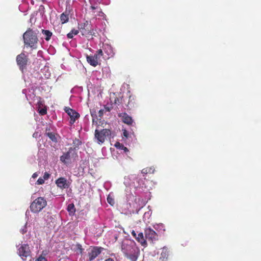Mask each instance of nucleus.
<instances>
[{
    "label": "nucleus",
    "mask_w": 261,
    "mask_h": 261,
    "mask_svg": "<svg viewBox=\"0 0 261 261\" xmlns=\"http://www.w3.org/2000/svg\"><path fill=\"white\" fill-rule=\"evenodd\" d=\"M152 214V212L150 209L148 212H146L143 216L144 221H146L147 219H149Z\"/></svg>",
    "instance_id": "nucleus-26"
},
{
    "label": "nucleus",
    "mask_w": 261,
    "mask_h": 261,
    "mask_svg": "<svg viewBox=\"0 0 261 261\" xmlns=\"http://www.w3.org/2000/svg\"><path fill=\"white\" fill-rule=\"evenodd\" d=\"M98 55H100L101 56L102 55V51L101 49H99L98 50Z\"/></svg>",
    "instance_id": "nucleus-44"
},
{
    "label": "nucleus",
    "mask_w": 261,
    "mask_h": 261,
    "mask_svg": "<svg viewBox=\"0 0 261 261\" xmlns=\"http://www.w3.org/2000/svg\"><path fill=\"white\" fill-rule=\"evenodd\" d=\"M122 130H123V136L124 137L127 138L128 137V135H129L128 132L125 129H122Z\"/></svg>",
    "instance_id": "nucleus-34"
},
{
    "label": "nucleus",
    "mask_w": 261,
    "mask_h": 261,
    "mask_svg": "<svg viewBox=\"0 0 261 261\" xmlns=\"http://www.w3.org/2000/svg\"><path fill=\"white\" fill-rule=\"evenodd\" d=\"M38 176V173L37 172H35L33 174L32 177L33 178H36Z\"/></svg>",
    "instance_id": "nucleus-42"
},
{
    "label": "nucleus",
    "mask_w": 261,
    "mask_h": 261,
    "mask_svg": "<svg viewBox=\"0 0 261 261\" xmlns=\"http://www.w3.org/2000/svg\"><path fill=\"white\" fill-rule=\"evenodd\" d=\"M145 237L148 240L151 241L152 243L154 241L158 239L157 233L151 228H147L145 230Z\"/></svg>",
    "instance_id": "nucleus-8"
},
{
    "label": "nucleus",
    "mask_w": 261,
    "mask_h": 261,
    "mask_svg": "<svg viewBox=\"0 0 261 261\" xmlns=\"http://www.w3.org/2000/svg\"><path fill=\"white\" fill-rule=\"evenodd\" d=\"M128 195V197H127V198H128V197L129 198H130L132 196V195L131 194H127Z\"/></svg>",
    "instance_id": "nucleus-48"
},
{
    "label": "nucleus",
    "mask_w": 261,
    "mask_h": 261,
    "mask_svg": "<svg viewBox=\"0 0 261 261\" xmlns=\"http://www.w3.org/2000/svg\"><path fill=\"white\" fill-rule=\"evenodd\" d=\"M76 148L70 147L67 151L70 156V158L75 159L77 156V150Z\"/></svg>",
    "instance_id": "nucleus-16"
},
{
    "label": "nucleus",
    "mask_w": 261,
    "mask_h": 261,
    "mask_svg": "<svg viewBox=\"0 0 261 261\" xmlns=\"http://www.w3.org/2000/svg\"><path fill=\"white\" fill-rule=\"evenodd\" d=\"M81 33H82V35L83 36H86L88 37V31H87V29L86 28L83 29L81 31Z\"/></svg>",
    "instance_id": "nucleus-31"
},
{
    "label": "nucleus",
    "mask_w": 261,
    "mask_h": 261,
    "mask_svg": "<svg viewBox=\"0 0 261 261\" xmlns=\"http://www.w3.org/2000/svg\"><path fill=\"white\" fill-rule=\"evenodd\" d=\"M105 261H114L113 258H109L108 259H106Z\"/></svg>",
    "instance_id": "nucleus-45"
},
{
    "label": "nucleus",
    "mask_w": 261,
    "mask_h": 261,
    "mask_svg": "<svg viewBox=\"0 0 261 261\" xmlns=\"http://www.w3.org/2000/svg\"><path fill=\"white\" fill-rule=\"evenodd\" d=\"M67 210L69 213L70 216H73L74 215L76 210L75 206L73 203H70L68 205Z\"/></svg>",
    "instance_id": "nucleus-14"
},
{
    "label": "nucleus",
    "mask_w": 261,
    "mask_h": 261,
    "mask_svg": "<svg viewBox=\"0 0 261 261\" xmlns=\"http://www.w3.org/2000/svg\"><path fill=\"white\" fill-rule=\"evenodd\" d=\"M60 19L62 23H65L68 22L69 20L68 15L65 14L64 13L61 14L60 16Z\"/></svg>",
    "instance_id": "nucleus-23"
},
{
    "label": "nucleus",
    "mask_w": 261,
    "mask_h": 261,
    "mask_svg": "<svg viewBox=\"0 0 261 261\" xmlns=\"http://www.w3.org/2000/svg\"><path fill=\"white\" fill-rule=\"evenodd\" d=\"M79 33V30L72 29L70 32L67 34V37L69 39H72L73 37V35H75Z\"/></svg>",
    "instance_id": "nucleus-25"
},
{
    "label": "nucleus",
    "mask_w": 261,
    "mask_h": 261,
    "mask_svg": "<svg viewBox=\"0 0 261 261\" xmlns=\"http://www.w3.org/2000/svg\"><path fill=\"white\" fill-rule=\"evenodd\" d=\"M115 146L118 149L123 150L125 152L128 151V149L127 147H125L122 144L118 142L115 143Z\"/></svg>",
    "instance_id": "nucleus-19"
},
{
    "label": "nucleus",
    "mask_w": 261,
    "mask_h": 261,
    "mask_svg": "<svg viewBox=\"0 0 261 261\" xmlns=\"http://www.w3.org/2000/svg\"><path fill=\"white\" fill-rule=\"evenodd\" d=\"M93 57H96V60H97V58H98V55H95L94 56H93Z\"/></svg>",
    "instance_id": "nucleus-49"
},
{
    "label": "nucleus",
    "mask_w": 261,
    "mask_h": 261,
    "mask_svg": "<svg viewBox=\"0 0 261 261\" xmlns=\"http://www.w3.org/2000/svg\"><path fill=\"white\" fill-rule=\"evenodd\" d=\"M45 135L54 142H57V138L53 133H46Z\"/></svg>",
    "instance_id": "nucleus-20"
},
{
    "label": "nucleus",
    "mask_w": 261,
    "mask_h": 261,
    "mask_svg": "<svg viewBox=\"0 0 261 261\" xmlns=\"http://www.w3.org/2000/svg\"><path fill=\"white\" fill-rule=\"evenodd\" d=\"M47 204L46 200L42 197L36 198L31 204L30 210L34 213H37L40 212Z\"/></svg>",
    "instance_id": "nucleus-2"
},
{
    "label": "nucleus",
    "mask_w": 261,
    "mask_h": 261,
    "mask_svg": "<svg viewBox=\"0 0 261 261\" xmlns=\"http://www.w3.org/2000/svg\"><path fill=\"white\" fill-rule=\"evenodd\" d=\"M119 117L121 118L122 121L124 123L131 125L133 122L132 118L126 113H120L118 114Z\"/></svg>",
    "instance_id": "nucleus-11"
},
{
    "label": "nucleus",
    "mask_w": 261,
    "mask_h": 261,
    "mask_svg": "<svg viewBox=\"0 0 261 261\" xmlns=\"http://www.w3.org/2000/svg\"><path fill=\"white\" fill-rule=\"evenodd\" d=\"M126 192H130V190H129L128 189H127V190H126Z\"/></svg>",
    "instance_id": "nucleus-52"
},
{
    "label": "nucleus",
    "mask_w": 261,
    "mask_h": 261,
    "mask_svg": "<svg viewBox=\"0 0 261 261\" xmlns=\"http://www.w3.org/2000/svg\"><path fill=\"white\" fill-rule=\"evenodd\" d=\"M148 172L146 169H143L141 171L142 173L144 174H146Z\"/></svg>",
    "instance_id": "nucleus-41"
},
{
    "label": "nucleus",
    "mask_w": 261,
    "mask_h": 261,
    "mask_svg": "<svg viewBox=\"0 0 261 261\" xmlns=\"http://www.w3.org/2000/svg\"><path fill=\"white\" fill-rule=\"evenodd\" d=\"M17 253L23 260H25L26 257L31 256V254L29 245L25 244L18 249Z\"/></svg>",
    "instance_id": "nucleus-6"
},
{
    "label": "nucleus",
    "mask_w": 261,
    "mask_h": 261,
    "mask_svg": "<svg viewBox=\"0 0 261 261\" xmlns=\"http://www.w3.org/2000/svg\"><path fill=\"white\" fill-rule=\"evenodd\" d=\"M76 249L77 250H80V253H82V250H83V249H82V245H81V244H77L76 245Z\"/></svg>",
    "instance_id": "nucleus-33"
},
{
    "label": "nucleus",
    "mask_w": 261,
    "mask_h": 261,
    "mask_svg": "<svg viewBox=\"0 0 261 261\" xmlns=\"http://www.w3.org/2000/svg\"><path fill=\"white\" fill-rule=\"evenodd\" d=\"M44 183V179L40 177L37 181V184L38 185H42Z\"/></svg>",
    "instance_id": "nucleus-32"
},
{
    "label": "nucleus",
    "mask_w": 261,
    "mask_h": 261,
    "mask_svg": "<svg viewBox=\"0 0 261 261\" xmlns=\"http://www.w3.org/2000/svg\"><path fill=\"white\" fill-rule=\"evenodd\" d=\"M126 106L128 109H131L132 108L134 107L135 102L134 97H132V96H129V101Z\"/></svg>",
    "instance_id": "nucleus-22"
},
{
    "label": "nucleus",
    "mask_w": 261,
    "mask_h": 261,
    "mask_svg": "<svg viewBox=\"0 0 261 261\" xmlns=\"http://www.w3.org/2000/svg\"><path fill=\"white\" fill-rule=\"evenodd\" d=\"M139 252H134L125 255V257L130 259V261H137Z\"/></svg>",
    "instance_id": "nucleus-15"
},
{
    "label": "nucleus",
    "mask_w": 261,
    "mask_h": 261,
    "mask_svg": "<svg viewBox=\"0 0 261 261\" xmlns=\"http://www.w3.org/2000/svg\"><path fill=\"white\" fill-rule=\"evenodd\" d=\"M87 61L90 65L94 67L98 65V61L96 60V57H93V56H87Z\"/></svg>",
    "instance_id": "nucleus-12"
},
{
    "label": "nucleus",
    "mask_w": 261,
    "mask_h": 261,
    "mask_svg": "<svg viewBox=\"0 0 261 261\" xmlns=\"http://www.w3.org/2000/svg\"><path fill=\"white\" fill-rule=\"evenodd\" d=\"M85 27L83 26V23L82 24H79L78 29L81 31L83 29H85Z\"/></svg>",
    "instance_id": "nucleus-39"
},
{
    "label": "nucleus",
    "mask_w": 261,
    "mask_h": 261,
    "mask_svg": "<svg viewBox=\"0 0 261 261\" xmlns=\"http://www.w3.org/2000/svg\"><path fill=\"white\" fill-rule=\"evenodd\" d=\"M27 223H26L24 225V226L23 227V228H22L20 230V232L22 233V234H24L25 233H26L27 232Z\"/></svg>",
    "instance_id": "nucleus-30"
},
{
    "label": "nucleus",
    "mask_w": 261,
    "mask_h": 261,
    "mask_svg": "<svg viewBox=\"0 0 261 261\" xmlns=\"http://www.w3.org/2000/svg\"><path fill=\"white\" fill-rule=\"evenodd\" d=\"M107 201L111 205H113L115 203L114 199L110 195L107 197Z\"/></svg>",
    "instance_id": "nucleus-28"
},
{
    "label": "nucleus",
    "mask_w": 261,
    "mask_h": 261,
    "mask_svg": "<svg viewBox=\"0 0 261 261\" xmlns=\"http://www.w3.org/2000/svg\"><path fill=\"white\" fill-rule=\"evenodd\" d=\"M138 182L139 183V185L140 186L143 187V186L144 185V179H138Z\"/></svg>",
    "instance_id": "nucleus-36"
},
{
    "label": "nucleus",
    "mask_w": 261,
    "mask_h": 261,
    "mask_svg": "<svg viewBox=\"0 0 261 261\" xmlns=\"http://www.w3.org/2000/svg\"><path fill=\"white\" fill-rule=\"evenodd\" d=\"M106 109L107 111H110V109L109 108H106Z\"/></svg>",
    "instance_id": "nucleus-51"
},
{
    "label": "nucleus",
    "mask_w": 261,
    "mask_h": 261,
    "mask_svg": "<svg viewBox=\"0 0 261 261\" xmlns=\"http://www.w3.org/2000/svg\"><path fill=\"white\" fill-rule=\"evenodd\" d=\"M103 249L102 247H94L88 252L89 259L90 261L95 259L101 252Z\"/></svg>",
    "instance_id": "nucleus-10"
},
{
    "label": "nucleus",
    "mask_w": 261,
    "mask_h": 261,
    "mask_svg": "<svg viewBox=\"0 0 261 261\" xmlns=\"http://www.w3.org/2000/svg\"><path fill=\"white\" fill-rule=\"evenodd\" d=\"M70 159V156L68 153V152L64 153L62 156L60 157V161L63 163H66V160H69Z\"/></svg>",
    "instance_id": "nucleus-21"
},
{
    "label": "nucleus",
    "mask_w": 261,
    "mask_h": 261,
    "mask_svg": "<svg viewBox=\"0 0 261 261\" xmlns=\"http://www.w3.org/2000/svg\"><path fill=\"white\" fill-rule=\"evenodd\" d=\"M50 176V174L49 173H48L47 172H45L44 174V176H43V179L45 180V179H47Z\"/></svg>",
    "instance_id": "nucleus-38"
},
{
    "label": "nucleus",
    "mask_w": 261,
    "mask_h": 261,
    "mask_svg": "<svg viewBox=\"0 0 261 261\" xmlns=\"http://www.w3.org/2000/svg\"><path fill=\"white\" fill-rule=\"evenodd\" d=\"M57 187L61 189H67L70 186V183L64 177H60L58 178L56 181Z\"/></svg>",
    "instance_id": "nucleus-9"
},
{
    "label": "nucleus",
    "mask_w": 261,
    "mask_h": 261,
    "mask_svg": "<svg viewBox=\"0 0 261 261\" xmlns=\"http://www.w3.org/2000/svg\"><path fill=\"white\" fill-rule=\"evenodd\" d=\"M72 144L74 146L73 148L79 149L80 146L82 145V142L79 139L75 138L73 140Z\"/></svg>",
    "instance_id": "nucleus-24"
},
{
    "label": "nucleus",
    "mask_w": 261,
    "mask_h": 261,
    "mask_svg": "<svg viewBox=\"0 0 261 261\" xmlns=\"http://www.w3.org/2000/svg\"><path fill=\"white\" fill-rule=\"evenodd\" d=\"M95 33L93 29L90 30V31H89V32H88V35L95 36Z\"/></svg>",
    "instance_id": "nucleus-37"
},
{
    "label": "nucleus",
    "mask_w": 261,
    "mask_h": 261,
    "mask_svg": "<svg viewBox=\"0 0 261 261\" xmlns=\"http://www.w3.org/2000/svg\"><path fill=\"white\" fill-rule=\"evenodd\" d=\"M36 31L29 28L23 35V39L25 45L30 46L33 49L37 48L38 39Z\"/></svg>",
    "instance_id": "nucleus-1"
},
{
    "label": "nucleus",
    "mask_w": 261,
    "mask_h": 261,
    "mask_svg": "<svg viewBox=\"0 0 261 261\" xmlns=\"http://www.w3.org/2000/svg\"><path fill=\"white\" fill-rule=\"evenodd\" d=\"M132 234L133 235V237H134L135 238H136L137 234H136V232L135 231V230H132Z\"/></svg>",
    "instance_id": "nucleus-43"
},
{
    "label": "nucleus",
    "mask_w": 261,
    "mask_h": 261,
    "mask_svg": "<svg viewBox=\"0 0 261 261\" xmlns=\"http://www.w3.org/2000/svg\"><path fill=\"white\" fill-rule=\"evenodd\" d=\"M28 213H29V212L28 211H27L25 213V215L27 216L28 215Z\"/></svg>",
    "instance_id": "nucleus-50"
},
{
    "label": "nucleus",
    "mask_w": 261,
    "mask_h": 261,
    "mask_svg": "<svg viewBox=\"0 0 261 261\" xmlns=\"http://www.w3.org/2000/svg\"><path fill=\"white\" fill-rule=\"evenodd\" d=\"M46 109L45 108H40L38 110L39 113L41 115H44L46 113Z\"/></svg>",
    "instance_id": "nucleus-29"
},
{
    "label": "nucleus",
    "mask_w": 261,
    "mask_h": 261,
    "mask_svg": "<svg viewBox=\"0 0 261 261\" xmlns=\"http://www.w3.org/2000/svg\"><path fill=\"white\" fill-rule=\"evenodd\" d=\"M160 259H167L168 256V251L167 247H164L162 248V251L161 254Z\"/></svg>",
    "instance_id": "nucleus-18"
},
{
    "label": "nucleus",
    "mask_w": 261,
    "mask_h": 261,
    "mask_svg": "<svg viewBox=\"0 0 261 261\" xmlns=\"http://www.w3.org/2000/svg\"><path fill=\"white\" fill-rule=\"evenodd\" d=\"M32 17H31V18H30V21L31 22L32 21Z\"/></svg>",
    "instance_id": "nucleus-54"
},
{
    "label": "nucleus",
    "mask_w": 261,
    "mask_h": 261,
    "mask_svg": "<svg viewBox=\"0 0 261 261\" xmlns=\"http://www.w3.org/2000/svg\"><path fill=\"white\" fill-rule=\"evenodd\" d=\"M136 239L139 242H140L142 246H146L147 245L146 241L144 239V236L142 232H140L138 233Z\"/></svg>",
    "instance_id": "nucleus-13"
},
{
    "label": "nucleus",
    "mask_w": 261,
    "mask_h": 261,
    "mask_svg": "<svg viewBox=\"0 0 261 261\" xmlns=\"http://www.w3.org/2000/svg\"><path fill=\"white\" fill-rule=\"evenodd\" d=\"M111 135V132L109 129H102L100 130L96 129L94 133L95 139L97 140V142L99 144H102L107 137H109Z\"/></svg>",
    "instance_id": "nucleus-3"
},
{
    "label": "nucleus",
    "mask_w": 261,
    "mask_h": 261,
    "mask_svg": "<svg viewBox=\"0 0 261 261\" xmlns=\"http://www.w3.org/2000/svg\"><path fill=\"white\" fill-rule=\"evenodd\" d=\"M42 33L45 35V39L46 41H49L53 35L50 31L47 30H42Z\"/></svg>",
    "instance_id": "nucleus-17"
},
{
    "label": "nucleus",
    "mask_w": 261,
    "mask_h": 261,
    "mask_svg": "<svg viewBox=\"0 0 261 261\" xmlns=\"http://www.w3.org/2000/svg\"><path fill=\"white\" fill-rule=\"evenodd\" d=\"M64 110L70 117V123L71 124L74 123L76 119L80 117V114L75 110H73L70 108L65 107Z\"/></svg>",
    "instance_id": "nucleus-7"
},
{
    "label": "nucleus",
    "mask_w": 261,
    "mask_h": 261,
    "mask_svg": "<svg viewBox=\"0 0 261 261\" xmlns=\"http://www.w3.org/2000/svg\"><path fill=\"white\" fill-rule=\"evenodd\" d=\"M103 114V110H100L98 112V116L101 117Z\"/></svg>",
    "instance_id": "nucleus-40"
},
{
    "label": "nucleus",
    "mask_w": 261,
    "mask_h": 261,
    "mask_svg": "<svg viewBox=\"0 0 261 261\" xmlns=\"http://www.w3.org/2000/svg\"><path fill=\"white\" fill-rule=\"evenodd\" d=\"M37 135V133H35L33 134V137H36Z\"/></svg>",
    "instance_id": "nucleus-47"
},
{
    "label": "nucleus",
    "mask_w": 261,
    "mask_h": 261,
    "mask_svg": "<svg viewBox=\"0 0 261 261\" xmlns=\"http://www.w3.org/2000/svg\"><path fill=\"white\" fill-rule=\"evenodd\" d=\"M29 59L24 53H21L16 57V62L20 70L23 72L25 69L28 62Z\"/></svg>",
    "instance_id": "nucleus-5"
},
{
    "label": "nucleus",
    "mask_w": 261,
    "mask_h": 261,
    "mask_svg": "<svg viewBox=\"0 0 261 261\" xmlns=\"http://www.w3.org/2000/svg\"><path fill=\"white\" fill-rule=\"evenodd\" d=\"M91 9L92 10H95V9H96V7H94V6H91Z\"/></svg>",
    "instance_id": "nucleus-46"
},
{
    "label": "nucleus",
    "mask_w": 261,
    "mask_h": 261,
    "mask_svg": "<svg viewBox=\"0 0 261 261\" xmlns=\"http://www.w3.org/2000/svg\"><path fill=\"white\" fill-rule=\"evenodd\" d=\"M140 210V208H139V209L137 211V214L138 213V212H139V210Z\"/></svg>",
    "instance_id": "nucleus-53"
},
{
    "label": "nucleus",
    "mask_w": 261,
    "mask_h": 261,
    "mask_svg": "<svg viewBox=\"0 0 261 261\" xmlns=\"http://www.w3.org/2000/svg\"><path fill=\"white\" fill-rule=\"evenodd\" d=\"M122 251L126 255L134 252H139V248L136 246L135 242L130 241L127 243H124L122 245Z\"/></svg>",
    "instance_id": "nucleus-4"
},
{
    "label": "nucleus",
    "mask_w": 261,
    "mask_h": 261,
    "mask_svg": "<svg viewBox=\"0 0 261 261\" xmlns=\"http://www.w3.org/2000/svg\"><path fill=\"white\" fill-rule=\"evenodd\" d=\"M35 261H46V259L44 257L40 256Z\"/></svg>",
    "instance_id": "nucleus-35"
},
{
    "label": "nucleus",
    "mask_w": 261,
    "mask_h": 261,
    "mask_svg": "<svg viewBox=\"0 0 261 261\" xmlns=\"http://www.w3.org/2000/svg\"><path fill=\"white\" fill-rule=\"evenodd\" d=\"M83 26L87 29V31H90V30L92 29L91 24L88 21H86L85 22L83 23Z\"/></svg>",
    "instance_id": "nucleus-27"
}]
</instances>
